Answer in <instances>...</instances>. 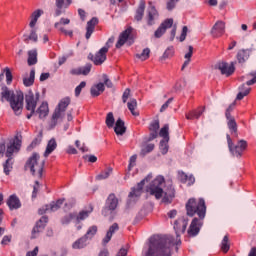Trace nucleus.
<instances>
[{
  "mask_svg": "<svg viewBox=\"0 0 256 256\" xmlns=\"http://www.w3.org/2000/svg\"><path fill=\"white\" fill-rule=\"evenodd\" d=\"M171 247H175L173 237L153 236L149 243L143 248L144 256H171Z\"/></svg>",
  "mask_w": 256,
  "mask_h": 256,
  "instance_id": "f257e3e1",
  "label": "nucleus"
},
{
  "mask_svg": "<svg viewBox=\"0 0 256 256\" xmlns=\"http://www.w3.org/2000/svg\"><path fill=\"white\" fill-rule=\"evenodd\" d=\"M163 185H165V178L163 176H157L146 188L149 195L155 197V199H161L163 197V203H171L175 199V188L171 182H168L167 188L163 191ZM164 195V196H163Z\"/></svg>",
  "mask_w": 256,
  "mask_h": 256,
  "instance_id": "f03ea898",
  "label": "nucleus"
},
{
  "mask_svg": "<svg viewBox=\"0 0 256 256\" xmlns=\"http://www.w3.org/2000/svg\"><path fill=\"white\" fill-rule=\"evenodd\" d=\"M1 97L10 102V107L13 109L15 115H21L23 111V95H15L13 90H10L7 86H3L1 89Z\"/></svg>",
  "mask_w": 256,
  "mask_h": 256,
  "instance_id": "7ed1b4c3",
  "label": "nucleus"
},
{
  "mask_svg": "<svg viewBox=\"0 0 256 256\" xmlns=\"http://www.w3.org/2000/svg\"><path fill=\"white\" fill-rule=\"evenodd\" d=\"M20 149H21V139L19 138V136H15L14 138L10 139L9 143L7 144V149L5 153L8 159L3 164L5 175H9L11 171H13V160L11 157H13V153H19Z\"/></svg>",
  "mask_w": 256,
  "mask_h": 256,
  "instance_id": "20e7f679",
  "label": "nucleus"
},
{
  "mask_svg": "<svg viewBox=\"0 0 256 256\" xmlns=\"http://www.w3.org/2000/svg\"><path fill=\"white\" fill-rule=\"evenodd\" d=\"M25 169H29L33 177L37 179L43 178V169H45V160H41L39 153L34 152L27 160Z\"/></svg>",
  "mask_w": 256,
  "mask_h": 256,
  "instance_id": "39448f33",
  "label": "nucleus"
},
{
  "mask_svg": "<svg viewBox=\"0 0 256 256\" xmlns=\"http://www.w3.org/2000/svg\"><path fill=\"white\" fill-rule=\"evenodd\" d=\"M186 211L189 217H193L195 213L200 217V219H205V213H207V206H205V200L200 198L199 201L191 198L186 204Z\"/></svg>",
  "mask_w": 256,
  "mask_h": 256,
  "instance_id": "423d86ee",
  "label": "nucleus"
},
{
  "mask_svg": "<svg viewBox=\"0 0 256 256\" xmlns=\"http://www.w3.org/2000/svg\"><path fill=\"white\" fill-rule=\"evenodd\" d=\"M71 104V98L65 97L58 103L54 113L52 114V118L49 122V129H55L57 127V123H59V119H63L65 117V111H67V107Z\"/></svg>",
  "mask_w": 256,
  "mask_h": 256,
  "instance_id": "0eeeda50",
  "label": "nucleus"
},
{
  "mask_svg": "<svg viewBox=\"0 0 256 256\" xmlns=\"http://www.w3.org/2000/svg\"><path fill=\"white\" fill-rule=\"evenodd\" d=\"M187 225H188L187 219H185L183 217L179 218L178 220H176L174 222V230L176 232L177 239L175 240V238L173 236H160V237H172V239L174 241V245H181V239H179V235L186 231Z\"/></svg>",
  "mask_w": 256,
  "mask_h": 256,
  "instance_id": "6e6552de",
  "label": "nucleus"
},
{
  "mask_svg": "<svg viewBox=\"0 0 256 256\" xmlns=\"http://www.w3.org/2000/svg\"><path fill=\"white\" fill-rule=\"evenodd\" d=\"M227 143L229 151L234 157H241V155H243V151L247 149V141L245 140H240L236 146H233V140H231V136H229V134L227 135Z\"/></svg>",
  "mask_w": 256,
  "mask_h": 256,
  "instance_id": "1a4fd4ad",
  "label": "nucleus"
},
{
  "mask_svg": "<svg viewBox=\"0 0 256 256\" xmlns=\"http://www.w3.org/2000/svg\"><path fill=\"white\" fill-rule=\"evenodd\" d=\"M39 97H40L39 92H36L35 94H33V91H28V93L25 96L27 111H31L32 113H35V109H37V102L39 101Z\"/></svg>",
  "mask_w": 256,
  "mask_h": 256,
  "instance_id": "9d476101",
  "label": "nucleus"
},
{
  "mask_svg": "<svg viewBox=\"0 0 256 256\" xmlns=\"http://www.w3.org/2000/svg\"><path fill=\"white\" fill-rule=\"evenodd\" d=\"M63 203H65V199H58L56 202L53 201L45 207L40 208L38 213L39 215H43L45 213H54L55 211H59V209H61Z\"/></svg>",
  "mask_w": 256,
  "mask_h": 256,
  "instance_id": "9b49d317",
  "label": "nucleus"
},
{
  "mask_svg": "<svg viewBox=\"0 0 256 256\" xmlns=\"http://www.w3.org/2000/svg\"><path fill=\"white\" fill-rule=\"evenodd\" d=\"M119 205V199L115 194H110L106 200V208L102 210V215L107 217V211H115Z\"/></svg>",
  "mask_w": 256,
  "mask_h": 256,
  "instance_id": "f8f14e48",
  "label": "nucleus"
},
{
  "mask_svg": "<svg viewBox=\"0 0 256 256\" xmlns=\"http://www.w3.org/2000/svg\"><path fill=\"white\" fill-rule=\"evenodd\" d=\"M172 27L173 18L166 19L165 22H162L157 30L154 32V37H156V39H160V37H163V35H165L167 29H171Z\"/></svg>",
  "mask_w": 256,
  "mask_h": 256,
  "instance_id": "ddd939ff",
  "label": "nucleus"
},
{
  "mask_svg": "<svg viewBox=\"0 0 256 256\" xmlns=\"http://www.w3.org/2000/svg\"><path fill=\"white\" fill-rule=\"evenodd\" d=\"M94 65H103L107 61V48H101L94 56L90 54Z\"/></svg>",
  "mask_w": 256,
  "mask_h": 256,
  "instance_id": "4468645a",
  "label": "nucleus"
},
{
  "mask_svg": "<svg viewBox=\"0 0 256 256\" xmlns=\"http://www.w3.org/2000/svg\"><path fill=\"white\" fill-rule=\"evenodd\" d=\"M152 178L153 176L151 174L144 178L140 183L137 184L136 188H132V191L129 193V197H141V193H143V187H145V183Z\"/></svg>",
  "mask_w": 256,
  "mask_h": 256,
  "instance_id": "2eb2a0df",
  "label": "nucleus"
},
{
  "mask_svg": "<svg viewBox=\"0 0 256 256\" xmlns=\"http://www.w3.org/2000/svg\"><path fill=\"white\" fill-rule=\"evenodd\" d=\"M201 225H203V222L198 218H194L188 229V235L190 237L199 235V231H201Z\"/></svg>",
  "mask_w": 256,
  "mask_h": 256,
  "instance_id": "dca6fc26",
  "label": "nucleus"
},
{
  "mask_svg": "<svg viewBox=\"0 0 256 256\" xmlns=\"http://www.w3.org/2000/svg\"><path fill=\"white\" fill-rule=\"evenodd\" d=\"M159 21V12L155 9V6H150L147 9V24L148 25H155Z\"/></svg>",
  "mask_w": 256,
  "mask_h": 256,
  "instance_id": "f3484780",
  "label": "nucleus"
},
{
  "mask_svg": "<svg viewBox=\"0 0 256 256\" xmlns=\"http://www.w3.org/2000/svg\"><path fill=\"white\" fill-rule=\"evenodd\" d=\"M216 69H219L222 75H226V77H229V75H233V73H235V66H233V64L229 65L226 62H219L216 65Z\"/></svg>",
  "mask_w": 256,
  "mask_h": 256,
  "instance_id": "a211bd4d",
  "label": "nucleus"
},
{
  "mask_svg": "<svg viewBox=\"0 0 256 256\" xmlns=\"http://www.w3.org/2000/svg\"><path fill=\"white\" fill-rule=\"evenodd\" d=\"M48 221L49 218H47V216H42L40 218V220L36 223V226L32 230V239H35V237H37V233H41V231L45 229Z\"/></svg>",
  "mask_w": 256,
  "mask_h": 256,
  "instance_id": "6ab92c4d",
  "label": "nucleus"
},
{
  "mask_svg": "<svg viewBox=\"0 0 256 256\" xmlns=\"http://www.w3.org/2000/svg\"><path fill=\"white\" fill-rule=\"evenodd\" d=\"M211 33L213 37H222V35H225V22L217 21L214 24Z\"/></svg>",
  "mask_w": 256,
  "mask_h": 256,
  "instance_id": "aec40b11",
  "label": "nucleus"
},
{
  "mask_svg": "<svg viewBox=\"0 0 256 256\" xmlns=\"http://www.w3.org/2000/svg\"><path fill=\"white\" fill-rule=\"evenodd\" d=\"M133 31L132 27L127 28L126 30H124L120 35H119V39L116 43V48L120 49V47H123V45H125V43H127V40L129 39V35H131Z\"/></svg>",
  "mask_w": 256,
  "mask_h": 256,
  "instance_id": "412c9836",
  "label": "nucleus"
},
{
  "mask_svg": "<svg viewBox=\"0 0 256 256\" xmlns=\"http://www.w3.org/2000/svg\"><path fill=\"white\" fill-rule=\"evenodd\" d=\"M71 23V20L69 18H61L59 22H56L54 24L55 29H58V31H61V33H64V35H69L70 37L73 36V31H67L63 26L61 25H69Z\"/></svg>",
  "mask_w": 256,
  "mask_h": 256,
  "instance_id": "4be33fe9",
  "label": "nucleus"
},
{
  "mask_svg": "<svg viewBox=\"0 0 256 256\" xmlns=\"http://www.w3.org/2000/svg\"><path fill=\"white\" fill-rule=\"evenodd\" d=\"M93 66L91 64H86L85 66L78 67V68H72L70 70V75H84L87 76L89 73H91V68Z\"/></svg>",
  "mask_w": 256,
  "mask_h": 256,
  "instance_id": "5701e85b",
  "label": "nucleus"
},
{
  "mask_svg": "<svg viewBox=\"0 0 256 256\" xmlns=\"http://www.w3.org/2000/svg\"><path fill=\"white\" fill-rule=\"evenodd\" d=\"M99 23V19L96 17H93L90 21L87 22L86 26V39H91V35H93V32L95 31V26Z\"/></svg>",
  "mask_w": 256,
  "mask_h": 256,
  "instance_id": "b1692460",
  "label": "nucleus"
},
{
  "mask_svg": "<svg viewBox=\"0 0 256 256\" xmlns=\"http://www.w3.org/2000/svg\"><path fill=\"white\" fill-rule=\"evenodd\" d=\"M149 131H151L148 141H153V139H157L159 135V120H154L150 123Z\"/></svg>",
  "mask_w": 256,
  "mask_h": 256,
  "instance_id": "393cba45",
  "label": "nucleus"
},
{
  "mask_svg": "<svg viewBox=\"0 0 256 256\" xmlns=\"http://www.w3.org/2000/svg\"><path fill=\"white\" fill-rule=\"evenodd\" d=\"M7 205L11 211L13 209H21V200L16 195H11L7 200Z\"/></svg>",
  "mask_w": 256,
  "mask_h": 256,
  "instance_id": "a878e982",
  "label": "nucleus"
},
{
  "mask_svg": "<svg viewBox=\"0 0 256 256\" xmlns=\"http://www.w3.org/2000/svg\"><path fill=\"white\" fill-rule=\"evenodd\" d=\"M117 231H119V224L114 223L113 225L110 226L105 238L102 240L103 245H107V243L111 241V237H113V234Z\"/></svg>",
  "mask_w": 256,
  "mask_h": 256,
  "instance_id": "bb28decb",
  "label": "nucleus"
},
{
  "mask_svg": "<svg viewBox=\"0 0 256 256\" xmlns=\"http://www.w3.org/2000/svg\"><path fill=\"white\" fill-rule=\"evenodd\" d=\"M35 113L39 115V119H45V117L49 115V104L47 102H42Z\"/></svg>",
  "mask_w": 256,
  "mask_h": 256,
  "instance_id": "cd10ccee",
  "label": "nucleus"
},
{
  "mask_svg": "<svg viewBox=\"0 0 256 256\" xmlns=\"http://www.w3.org/2000/svg\"><path fill=\"white\" fill-rule=\"evenodd\" d=\"M33 83H35V68L31 69L29 75L25 74L23 76V85L25 87H31V85H33Z\"/></svg>",
  "mask_w": 256,
  "mask_h": 256,
  "instance_id": "c85d7f7f",
  "label": "nucleus"
},
{
  "mask_svg": "<svg viewBox=\"0 0 256 256\" xmlns=\"http://www.w3.org/2000/svg\"><path fill=\"white\" fill-rule=\"evenodd\" d=\"M114 131H115L116 135H118V136L125 135V133L127 131V127H125V122L123 120H121V118H119L116 121Z\"/></svg>",
  "mask_w": 256,
  "mask_h": 256,
  "instance_id": "c756f323",
  "label": "nucleus"
},
{
  "mask_svg": "<svg viewBox=\"0 0 256 256\" xmlns=\"http://www.w3.org/2000/svg\"><path fill=\"white\" fill-rule=\"evenodd\" d=\"M103 91H105V84L101 82L96 85H93L90 89L92 97H99V95H101Z\"/></svg>",
  "mask_w": 256,
  "mask_h": 256,
  "instance_id": "7c9ffc66",
  "label": "nucleus"
},
{
  "mask_svg": "<svg viewBox=\"0 0 256 256\" xmlns=\"http://www.w3.org/2000/svg\"><path fill=\"white\" fill-rule=\"evenodd\" d=\"M55 149H57V141L55 140V138H51L47 143L46 150L44 152V157L50 156L51 153L55 151Z\"/></svg>",
  "mask_w": 256,
  "mask_h": 256,
  "instance_id": "2f4dec72",
  "label": "nucleus"
},
{
  "mask_svg": "<svg viewBox=\"0 0 256 256\" xmlns=\"http://www.w3.org/2000/svg\"><path fill=\"white\" fill-rule=\"evenodd\" d=\"M24 43H29V41H33V43H37L39 41V37L37 36V28L34 26L31 28L29 35H24Z\"/></svg>",
  "mask_w": 256,
  "mask_h": 256,
  "instance_id": "473e14b6",
  "label": "nucleus"
},
{
  "mask_svg": "<svg viewBox=\"0 0 256 256\" xmlns=\"http://www.w3.org/2000/svg\"><path fill=\"white\" fill-rule=\"evenodd\" d=\"M41 15H43V10L41 9H38L32 13L31 21L29 23L30 29H33V27L37 25V21H39V17H41Z\"/></svg>",
  "mask_w": 256,
  "mask_h": 256,
  "instance_id": "72a5a7b5",
  "label": "nucleus"
},
{
  "mask_svg": "<svg viewBox=\"0 0 256 256\" xmlns=\"http://www.w3.org/2000/svg\"><path fill=\"white\" fill-rule=\"evenodd\" d=\"M127 107L134 117H139V111H137V99L131 98L127 103Z\"/></svg>",
  "mask_w": 256,
  "mask_h": 256,
  "instance_id": "f704fd0d",
  "label": "nucleus"
},
{
  "mask_svg": "<svg viewBox=\"0 0 256 256\" xmlns=\"http://www.w3.org/2000/svg\"><path fill=\"white\" fill-rule=\"evenodd\" d=\"M143 15H145V1L141 0L134 19L136 21H141L143 19Z\"/></svg>",
  "mask_w": 256,
  "mask_h": 256,
  "instance_id": "c9c22d12",
  "label": "nucleus"
},
{
  "mask_svg": "<svg viewBox=\"0 0 256 256\" xmlns=\"http://www.w3.org/2000/svg\"><path fill=\"white\" fill-rule=\"evenodd\" d=\"M239 93L236 97V99H238V101H241V99H243V97H247V95L249 93H251V87H248L246 84H242L240 87H239Z\"/></svg>",
  "mask_w": 256,
  "mask_h": 256,
  "instance_id": "e433bc0d",
  "label": "nucleus"
},
{
  "mask_svg": "<svg viewBox=\"0 0 256 256\" xmlns=\"http://www.w3.org/2000/svg\"><path fill=\"white\" fill-rule=\"evenodd\" d=\"M91 213H93V208H90L89 210L80 211L77 216L75 215L76 222L81 223V221H85V219H87V217H89Z\"/></svg>",
  "mask_w": 256,
  "mask_h": 256,
  "instance_id": "4c0bfd02",
  "label": "nucleus"
},
{
  "mask_svg": "<svg viewBox=\"0 0 256 256\" xmlns=\"http://www.w3.org/2000/svg\"><path fill=\"white\" fill-rule=\"evenodd\" d=\"M84 247H87V239L85 236L81 237L80 239L76 240L72 244L73 249H84Z\"/></svg>",
  "mask_w": 256,
  "mask_h": 256,
  "instance_id": "58836bf2",
  "label": "nucleus"
},
{
  "mask_svg": "<svg viewBox=\"0 0 256 256\" xmlns=\"http://www.w3.org/2000/svg\"><path fill=\"white\" fill-rule=\"evenodd\" d=\"M112 173H113V168L108 167L104 171H102L100 174H98L96 176V179L98 181H103V179H109Z\"/></svg>",
  "mask_w": 256,
  "mask_h": 256,
  "instance_id": "ea45409f",
  "label": "nucleus"
},
{
  "mask_svg": "<svg viewBox=\"0 0 256 256\" xmlns=\"http://www.w3.org/2000/svg\"><path fill=\"white\" fill-rule=\"evenodd\" d=\"M37 63V51L34 50H30L28 51V65H36Z\"/></svg>",
  "mask_w": 256,
  "mask_h": 256,
  "instance_id": "a19ab883",
  "label": "nucleus"
},
{
  "mask_svg": "<svg viewBox=\"0 0 256 256\" xmlns=\"http://www.w3.org/2000/svg\"><path fill=\"white\" fill-rule=\"evenodd\" d=\"M239 63H245L249 59V50H240L237 54Z\"/></svg>",
  "mask_w": 256,
  "mask_h": 256,
  "instance_id": "79ce46f5",
  "label": "nucleus"
},
{
  "mask_svg": "<svg viewBox=\"0 0 256 256\" xmlns=\"http://www.w3.org/2000/svg\"><path fill=\"white\" fill-rule=\"evenodd\" d=\"M189 51L185 54V59L183 65H182V70L185 69V67L189 66V63H191V57H193V46H189Z\"/></svg>",
  "mask_w": 256,
  "mask_h": 256,
  "instance_id": "37998d69",
  "label": "nucleus"
},
{
  "mask_svg": "<svg viewBox=\"0 0 256 256\" xmlns=\"http://www.w3.org/2000/svg\"><path fill=\"white\" fill-rule=\"evenodd\" d=\"M229 249H231V245L229 244V236L226 235L221 242V251L228 253Z\"/></svg>",
  "mask_w": 256,
  "mask_h": 256,
  "instance_id": "c03bdc74",
  "label": "nucleus"
},
{
  "mask_svg": "<svg viewBox=\"0 0 256 256\" xmlns=\"http://www.w3.org/2000/svg\"><path fill=\"white\" fill-rule=\"evenodd\" d=\"M159 135L164 139V141L169 142V124H166L161 128Z\"/></svg>",
  "mask_w": 256,
  "mask_h": 256,
  "instance_id": "a18cd8bd",
  "label": "nucleus"
},
{
  "mask_svg": "<svg viewBox=\"0 0 256 256\" xmlns=\"http://www.w3.org/2000/svg\"><path fill=\"white\" fill-rule=\"evenodd\" d=\"M153 149H155V144H147L141 149L140 155H142V157H145V155H147V153H151Z\"/></svg>",
  "mask_w": 256,
  "mask_h": 256,
  "instance_id": "49530a36",
  "label": "nucleus"
},
{
  "mask_svg": "<svg viewBox=\"0 0 256 256\" xmlns=\"http://www.w3.org/2000/svg\"><path fill=\"white\" fill-rule=\"evenodd\" d=\"M150 54L151 50L149 48H145L141 54H136V57L138 59H141V61H147V59H149Z\"/></svg>",
  "mask_w": 256,
  "mask_h": 256,
  "instance_id": "de8ad7c7",
  "label": "nucleus"
},
{
  "mask_svg": "<svg viewBox=\"0 0 256 256\" xmlns=\"http://www.w3.org/2000/svg\"><path fill=\"white\" fill-rule=\"evenodd\" d=\"M228 129H230L231 133L237 135V122H235V118L228 120Z\"/></svg>",
  "mask_w": 256,
  "mask_h": 256,
  "instance_id": "09e8293b",
  "label": "nucleus"
},
{
  "mask_svg": "<svg viewBox=\"0 0 256 256\" xmlns=\"http://www.w3.org/2000/svg\"><path fill=\"white\" fill-rule=\"evenodd\" d=\"M173 55H175V48H173V46H170L165 50L161 59H171Z\"/></svg>",
  "mask_w": 256,
  "mask_h": 256,
  "instance_id": "8fccbe9b",
  "label": "nucleus"
},
{
  "mask_svg": "<svg viewBox=\"0 0 256 256\" xmlns=\"http://www.w3.org/2000/svg\"><path fill=\"white\" fill-rule=\"evenodd\" d=\"M247 79H249L246 82V85L249 87L251 85H255L256 83V71H252L251 73H249L247 76Z\"/></svg>",
  "mask_w": 256,
  "mask_h": 256,
  "instance_id": "3c124183",
  "label": "nucleus"
},
{
  "mask_svg": "<svg viewBox=\"0 0 256 256\" xmlns=\"http://www.w3.org/2000/svg\"><path fill=\"white\" fill-rule=\"evenodd\" d=\"M96 234H97V226H91L86 232V234L84 235V237H86V239H93V237H95Z\"/></svg>",
  "mask_w": 256,
  "mask_h": 256,
  "instance_id": "603ef678",
  "label": "nucleus"
},
{
  "mask_svg": "<svg viewBox=\"0 0 256 256\" xmlns=\"http://www.w3.org/2000/svg\"><path fill=\"white\" fill-rule=\"evenodd\" d=\"M3 73H5L6 75L7 85H11V83L13 82V74L11 73V69H9V67H6L3 69Z\"/></svg>",
  "mask_w": 256,
  "mask_h": 256,
  "instance_id": "864d4df0",
  "label": "nucleus"
},
{
  "mask_svg": "<svg viewBox=\"0 0 256 256\" xmlns=\"http://www.w3.org/2000/svg\"><path fill=\"white\" fill-rule=\"evenodd\" d=\"M106 125L109 128L115 125V117L113 116L112 112L108 113L106 116Z\"/></svg>",
  "mask_w": 256,
  "mask_h": 256,
  "instance_id": "5fc2aeb1",
  "label": "nucleus"
},
{
  "mask_svg": "<svg viewBox=\"0 0 256 256\" xmlns=\"http://www.w3.org/2000/svg\"><path fill=\"white\" fill-rule=\"evenodd\" d=\"M71 3H73L72 0H56V7H64V9H67Z\"/></svg>",
  "mask_w": 256,
  "mask_h": 256,
  "instance_id": "6e6d98bb",
  "label": "nucleus"
},
{
  "mask_svg": "<svg viewBox=\"0 0 256 256\" xmlns=\"http://www.w3.org/2000/svg\"><path fill=\"white\" fill-rule=\"evenodd\" d=\"M75 217H76V216H75L74 213H70V214L64 216V217L62 218V225H69V223H70L71 221H73V219H75Z\"/></svg>",
  "mask_w": 256,
  "mask_h": 256,
  "instance_id": "4d7b16f0",
  "label": "nucleus"
},
{
  "mask_svg": "<svg viewBox=\"0 0 256 256\" xmlns=\"http://www.w3.org/2000/svg\"><path fill=\"white\" fill-rule=\"evenodd\" d=\"M87 87V82L82 81L76 88H75V97H79L81 95V91Z\"/></svg>",
  "mask_w": 256,
  "mask_h": 256,
  "instance_id": "13d9d810",
  "label": "nucleus"
},
{
  "mask_svg": "<svg viewBox=\"0 0 256 256\" xmlns=\"http://www.w3.org/2000/svg\"><path fill=\"white\" fill-rule=\"evenodd\" d=\"M180 0H168L166 3V9L168 11H173L175 7H177V3H179Z\"/></svg>",
  "mask_w": 256,
  "mask_h": 256,
  "instance_id": "bf43d9fd",
  "label": "nucleus"
},
{
  "mask_svg": "<svg viewBox=\"0 0 256 256\" xmlns=\"http://www.w3.org/2000/svg\"><path fill=\"white\" fill-rule=\"evenodd\" d=\"M167 143H169L167 142V140H162L160 142V149H161L162 155H166L167 151H169V145Z\"/></svg>",
  "mask_w": 256,
  "mask_h": 256,
  "instance_id": "052dcab7",
  "label": "nucleus"
},
{
  "mask_svg": "<svg viewBox=\"0 0 256 256\" xmlns=\"http://www.w3.org/2000/svg\"><path fill=\"white\" fill-rule=\"evenodd\" d=\"M233 109H235V103L230 104L229 107L226 109L225 115L228 121H231V119H233V117L231 116V111H233Z\"/></svg>",
  "mask_w": 256,
  "mask_h": 256,
  "instance_id": "680f3d73",
  "label": "nucleus"
},
{
  "mask_svg": "<svg viewBox=\"0 0 256 256\" xmlns=\"http://www.w3.org/2000/svg\"><path fill=\"white\" fill-rule=\"evenodd\" d=\"M185 88V81L184 80H179L176 82L174 85V91L179 92Z\"/></svg>",
  "mask_w": 256,
  "mask_h": 256,
  "instance_id": "e2e57ef3",
  "label": "nucleus"
},
{
  "mask_svg": "<svg viewBox=\"0 0 256 256\" xmlns=\"http://www.w3.org/2000/svg\"><path fill=\"white\" fill-rule=\"evenodd\" d=\"M114 42H115V37L109 38L108 41L106 42L105 46L102 47V49H106V53H108L109 49H111Z\"/></svg>",
  "mask_w": 256,
  "mask_h": 256,
  "instance_id": "0e129e2a",
  "label": "nucleus"
},
{
  "mask_svg": "<svg viewBox=\"0 0 256 256\" xmlns=\"http://www.w3.org/2000/svg\"><path fill=\"white\" fill-rule=\"evenodd\" d=\"M102 77L104 80V85H106V87H108V89H113V82H111V80L109 79L107 74H103Z\"/></svg>",
  "mask_w": 256,
  "mask_h": 256,
  "instance_id": "69168bd1",
  "label": "nucleus"
},
{
  "mask_svg": "<svg viewBox=\"0 0 256 256\" xmlns=\"http://www.w3.org/2000/svg\"><path fill=\"white\" fill-rule=\"evenodd\" d=\"M187 31H189V29L187 28V26H184L182 28V33H181L180 38H179L181 43H183V41H185V39H187Z\"/></svg>",
  "mask_w": 256,
  "mask_h": 256,
  "instance_id": "338daca9",
  "label": "nucleus"
},
{
  "mask_svg": "<svg viewBox=\"0 0 256 256\" xmlns=\"http://www.w3.org/2000/svg\"><path fill=\"white\" fill-rule=\"evenodd\" d=\"M11 239H12L11 235L4 236L1 241V245H9V243H11Z\"/></svg>",
  "mask_w": 256,
  "mask_h": 256,
  "instance_id": "774afa93",
  "label": "nucleus"
}]
</instances>
